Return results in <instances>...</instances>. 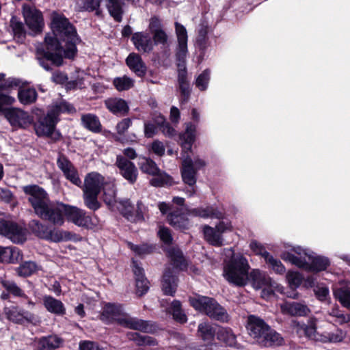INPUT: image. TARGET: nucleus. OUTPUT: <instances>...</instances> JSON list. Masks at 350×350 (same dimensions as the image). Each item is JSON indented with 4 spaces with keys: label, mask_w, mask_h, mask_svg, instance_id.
I'll return each instance as SVG.
<instances>
[{
    "label": "nucleus",
    "mask_w": 350,
    "mask_h": 350,
    "mask_svg": "<svg viewBox=\"0 0 350 350\" xmlns=\"http://www.w3.org/2000/svg\"><path fill=\"white\" fill-rule=\"evenodd\" d=\"M106 107L114 114L124 115L129 111L127 103L120 98H109L105 101Z\"/></svg>",
    "instance_id": "obj_25"
},
{
    "label": "nucleus",
    "mask_w": 350,
    "mask_h": 350,
    "mask_svg": "<svg viewBox=\"0 0 350 350\" xmlns=\"http://www.w3.org/2000/svg\"><path fill=\"white\" fill-rule=\"evenodd\" d=\"M203 233L205 240L214 246H221L224 239L216 228L209 226L203 228Z\"/></svg>",
    "instance_id": "obj_32"
},
{
    "label": "nucleus",
    "mask_w": 350,
    "mask_h": 350,
    "mask_svg": "<svg viewBox=\"0 0 350 350\" xmlns=\"http://www.w3.org/2000/svg\"><path fill=\"white\" fill-rule=\"evenodd\" d=\"M177 286L176 278L170 269H166L162 281V291L166 295L173 296Z\"/></svg>",
    "instance_id": "obj_26"
},
{
    "label": "nucleus",
    "mask_w": 350,
    "mask_h": 350,
    "mask_svg": "<svg viewBox=\"0 0 350 350\" xmlns=\"http://www.w3.org/2000/svg\"><path fill=\"white\" fill-rule=\"evenodd\" d=\"M10 23L15 38L18 42H22L26 34L23 23L17 21L15 17H12Z\"/></svg>",
    "instance_id": "obj_48"
},
{
    "label": "nucleus",
    "mask_w": 350,
    "mask_h": 350,
    "mask_svg": "<svg viewBox=\"0 0 350 350\" xmlns=\"http://www.w3.org/2000/svg\"><path fill=\"white\" fill-rule=\"evenodd\" d=\"M23 14L26 25L33 33L42 31L44 26L42 12L34 7L25 5L23 7Z\"/></svg>",
    "instance_id": "obj_14"
},
{
    "label": "nucleus",
    "mask_w": 350,
    "mask_h": 350,
    "mask_svg": "<svg viewBox=\"0 0 350 350\" xmlns=\"http://www.w3.org/2000/svg\"><path fill=\"white\" fill-rule=\"evenodd\" d=\"M334 295L344 307L350 308V288L349 287L334 288Z\"/></svg>",
    "instance_id": "obj_44"
},
{
    "label": "nucleus",
    "mask_w": 350,
    "mask_h": 350,
    "mask_svg": "<svg viewBox=\"0 0 350 350\" xmlns=\"http://www.w3.org/2000/svg\"><path fill=\"white\" fill-rule=\"evenodd\" d=\"M246 328L256 343L262 347L280 346L284 343L282 336L258 317L249 316Z\"/></svg>",
    "instance_id": "obj_4"
},
{
    "label": "nucleus",
    "mask_w": 350,
    "mask_h": 350,
    "mask_svg": "<svg viewBox=\"0 0 350 350\" xmlns=\"http://www.w3.org/2000/svg\"><path fill=\"white\" fill-rule=\"evenodd\" d=\"M286 280L291 288H296L301 284L303 278L297 271H288L286 275Z\"/></svg>",
    "instance_id": "obj_54"
},
{
    "label": "nucleus",
    "mask_w": 350,
    "mask_h": 350,
    "mask_svg": "<svg viewBox=\"0 0 350 350\" xmlns=\"http://www.w3.org/2000/svg\"><path fill=\"white\" fill-rule=\"evenodd\" d=\"M105 183L104 176L98 172H92L85 176L82 187L83 196L85 206L90 210L96 211L100 208L98 196Z\"/></svg>",
    "instance_id": "obj_7"
},
{
    "label": "nucleus",
    "mask_w": 350,
    "mask_h": 350,
    "mask_svg": "<svg viewBox=\"0 0 350 350\" xmlns=\"http://www.w3.org/2000/svg\"><path fill=\"white\" fill-rule=\"evenodd\" d=\"M169 312L172 314L176 321L181 323L187 321V317L181 309V304L179 301L174 300L172 302Z\"/></svg>",
    "instance_id": "obj_47"
},
{
    "label": "nucleus",
    "mask_w": 350,
    "mask_h": 350,
    "mask_svg": "<svg viewBox=\"0 0 350 350\" xmlns=\"http://www.w3.org/2000/svg\"><path fill=\"white\" fill-rule=\"evenodd\" d=\"M124 155H118L116 165L122 176L131 182V148L128 147L124 150Z\"/></svg>",
    "instance_id": "obj_20"
},
{
    "label": "nucleus",
    "mask_w": 350,
    "mask_h": 350,
    "mask_svg": "<svg viewBox=\"0 0 350 350\" xmlns=\"http://www.w3.org/2000/svg\"><path fill=\"white\" fill-rule=\"evenodd\" d=\"M151 185L154 187H164L172 184V178L165 172L159 170V173L154 174L150 180Z\"/></svg>",
    "instance_id": "obj_45"
},
{
    "label": "nucleus",
    "mask_w": 350,
    "mask_h": 350,
    "mask_svg": "<svg viewBox=\"0 0 350 350\" xmlns=\"http://www.w3.org/2000/svg\"><path fill=\"white\" fill-rule=\"evenodd\" d=\"M133 42L139 51L148 52L152 48V42L150 37L142 33H136L133 35Z\"/></svg>",
    "instance_id": "obj_29"
},
{
    "label": "nucleus",
    "mask_w": 350,
    "mask_h": 350,
    "mask_svg": "<svg viewBox=\"0 0 350 350\" xmlns=\"http://www.w3.org/2000/svg\"><path fill=\"white\" fill-rule=\"evenodd\" d=\"M38 98V93L35 88H21L18 92V98L19 102L24 105H31L36 102Z\"/></svg>",
    "instance_id": "obj_31"
},
{
    "label": "nucleus",
    "mask_w": 350,
    "mask_h": 350,
    "mask_svg": "<svg viewBox=\"0 0 350 350\" xmlns=\"http://www.w3.org/2000/svg\"><path fill=\"white\" fill-rule=\"evenodd\" d=\"M328 314L329 316L335 318V322L339 325H343L350 322V314L342 313L338 306L332 308Z\"/></svg>",
    "instance_id": "obj_52"
},
{
    "label": "nucleus",
    "mask_w": 350,
    "mask_h": 350,
    "mask_svg": "<svg viewBox=\"0 0 350 350\" xmlns=\"http://www.w3.org/2000/svg\"><path fill=\"white\" fill-rule=\"evenodd\" d=\"M131 122V119L128 118L122 120L117 124V135H115L116 141H118L122 144H124L129 141V139L126 138L124 135V133L129 129Z\"/></svg>",
    "instance_id": "obj_46"
},
{
    "label": "nucleus",
    "mask_w": 350,
    "mask_h": 350,
    "mask_svg": "<svg viewBox=\"0 0 350 350\" xmlns=\"http://www.w3.org/2000/svg\"><path fill=\"white\" fill-rule=\"evenodd\" d=\"M347 336V333L340 328L334 332L322 334L319 342L323 343H338L342 342Z\"/></svg>",
    "instance_id": "obj_33"
},
{
    "label": "nucleus",
    "mask_w": 350,
    "mask_h": 350,
    "mask_svg": "<svg viewBox=\"0 0 350 350\" xmlns=\"http://www.w3.org/2000/svg\"><path fill=\"white\" fill-rule=\"evenodd\" d=\"M101 1L102 0H83L81 8L88 12L97 10L100 7Z\"/></svg>",
    "instance_id": "obj_61"
},
{
    "label": "nucleus",
    "mask_w": 350,
    "mask_h": 350,
    "mask_svg": "<svg viewBox=\"0 0 350 350\" xmlns=\"http://www.w3.org/2000/svg\"><path fill=\"white\" fill-rule=\"evenodd\" d=\"M6 318L16 324L23 325L25 323H33L36 320L35 315L17 306H10L4 308Z\"/></svg>",
    "instance_id": "obj_15"
},
{
    "label": "nucleus",
    "mask_w": 350,
    "mask_h": 350,
    "mask_svg": "<svg viewBox=\"0 0 350 350\" xmlns=\"http://www.w3.org/2000/svg\"><path fill=\"white\" fill-rule=\"evenodd\" d=\"M198 333L202 339L208 343L211 342L216 333V327L206 323L202 322L198 325Z\"/></svg>",
    "instance_id": "obj_37"
},
{
    "label": "nucleus",
    "mask_w": 350,
    "mask_h": 350,
    "mask_svg": "<svg viewBox=\"0 0 350 350\" xmlns=\"http://www.w3.org/2000/svg\"><path fill=\"white\" fill-rule=\"evenodd\" d=\"M103 200L107 205H113L116 202V189L112 182L105 183L103 187Z\"/></svg>",
    "instance_id": "obj_41"
},
{
    "label": "nucleus",
    "mask_w": 350,
    "mask_h": 350,
    "mask_svg": "<svg viewBox=\"0 0 350 350\" xmlns=\"http://www.w3.org/2000/svg\"><path fill=\"white\" fill-rule=\"evenodd\" d=\"M146 71V68L142 62L140 57L137 55H133V72L137 76L142 77Z\"/></svg>",
    "instance_id": "obj_57"
},
{
    "label": "nucleus",
    "mask_w": 350,
    "mask_h": 350,
    "mask_svg": "<svg viewBox=\"0 0 350 350\" xmlns=\"http://www.w3.org/2000/svg\"><path fill=\"white\" fill-rule=\"evenodd\" d=\"M124 0H107V8L109 14L118 22L122 18V5Z\"/></svg>",
    "instance_id": "obj_36"
},
{
    "label": "nucleus",
    "mask_w": 350,
    "mask_h": 350,
    "mask_svg": "<svg viewBox=\"0 0 350 350\" xmlns=\"http://www.w3.org/2000/svg\"><path fill=\"white\" fill-rule=\"evenodd\" d=\"M0 284L3 288L0 295L2 300H10L11 298L17 299L22 304L27 305L29 308H33L36 306V303L29 296V291L26 292L14 280L1 278Z\"/></svg>",
    "instance_id": "obj_12"
},
{
    "label": "nucleus",
    "mask_w": 350,
    "mask_h": 350,
    "mask_svg": "<svg viewBox=\"0 0 350 350\" xmlns=\"http://www.w3.org/2000/svg\"><path fill=\"white\" fill-rule=\"evenodd\" d=\"M120 213L128 220L131 217V204L129 201L121 202L118 207Z\"/></svg>",
    "instance_id": "obj_64"
},
{
    "label": "nucleus",
    "mask_w": 350,
    "mask_h": 350,
    "mask_svg": "<svg viewBox=\"0 0 350 350\" xmlns=\"http://www.w3.org/2000/svg\"><path fill=\"white\" fill-rule=\"evenodd\" d=\"M160 239L165 245H170L172 242V237L170 230L165 227H160L158 231Z\"/></svg>",
    "instance_id": "obj_60"
},
{
    "label": "nucleus",
    "mask_w": 350,
    "mask_h": 350,
    "mask_svg": "<svg viewBox=\"0 0 350 350\" xmlns=\"http://www.w3.org/2000/svg\"><path fill=\"white\" fill-rule=\"evenodd\" d=\"M226 256L230 258L224 260V277L236 286H245L249 279L247 260L241 254H234L232 249L226 250Z\"/></svg>",
    "instance_id": "obj_5"
},
{
    "label": "nucleus",
    "mask_w": 350,
    "mask_h": 350,
    "mask_svg": "<svg viewBox=\"0 0 350 350\" xmlns=\"http://www.w3.org/2000/svg\"><path fill=\"white\" fill-rule=\"evenodd\" d=\"M217 338L229 347L239 348L237 343L235 334L228 327H219L217 331Z\"/></svg>",
    "instance_id": "obj_28"
},
{
    "label": "nucleus",
    "mask_w": 350,
    "mask_h": 350,
    "mask_svg": "<svg viewBox=\"0 0 350 350\" xmlns=\"http://www.w3.org/2000/svg\"><path fill=\"white\" fill-rule=\"evenodd\" d=\"M141 169L144 172L152 176L159 173V170H160L155 162L150 159H144L141 163Z\"/></svg>",
    "instance_id": "obj_56"
},
{
    "label": "nucleus",
    "mask_w": 350,
    "mask_h": 350,
    "mask_svg": "<svg viewBox=\"0 0 350 350\" xmlns=\"http://www.w3.org/2000/svg\"><path fill=\"white\" fill-rule=\"evenodd\" d=\"M66 179L70 180L74 185L81 187L82 182L79 176V174L76 168L74 167L64 174Z\"/></svg>",
    "instance_id": "obj_59"
},
{
    "label": "nucleus",
    "mask_w": 350,
    "mask_h": 350,
    "mask_svg": "<svg viewBox=\"0 0 350 350\" xmlns=\"http://www.w3.org/2000/svg\"><path fill=\"white\" fill-rule=\"evenodd\" d=\"M167 221L175 228L187 229L189 226V220L185 215L181 213L180 209H177L169 213Z\"/></svg>",
    "instance_id": "obj_27"
},
{
    "label": "nucleus",
    "mask_w": 350,
    "mask_h": 350,
    "mask_svg": "<svg viewBox=\"0 0 350 350\" xmlns=\"http://www.w3.org/2000/svg\"><path fill=\"white\" fill-rule=\"evenodd\" d=\"M210 80V70H204L196 79V85L201 91L207 89Z\"/></svg>",
    "instance_id": "obj_55"
},
{
    "label": "nucleus",
    "mask_w": 350,
    "mask_h": 350,
    "mask_svg": "<svg viewBox=\"0 0 350 350\" xmlns=\"http://www.w3.org/2000/svg\"><path fill=\"white\" fill-rule=\"evenodd\" d=\"M57 165L62 171L63 174L75 167L70 161L64 154L59 155L57 159Z\"/></svg>",
    "instance_id": "obj_58"
},
{
    "label": "nucleus",
    "mask_w": 350,
    "mask_h": 350,
    "mask_svg": "<svg viewBox=\"0 0 350 350\" xmlns=\"http://www.w3.org/2000/svg\"><path fill=\"white\" fill-rule=\"evenodd\" d=\"M51 29L52 33L44 38L46 49L37 55L40 66L46 71H51L52 66H62L63 58L73 59L77 53V45L81 41L75 27L62 15L53 16Z\"/></svg>",
    "instance_id": "obj_1"
},
{
    "label": "nucleus",
    "mask_w": 350,
    "mask_h": 350,
    "mask_svg": "<svg viewBox=\"0 0 350 350\" xmlns=\"http://www.w3.org/2000/svg\"><path fill=\"white\" fill-rule=\"evenodd\" d=\"M317 319L315 317H311L308 320L307 324H306L304 336L319 342V338H321L320 336H322V334H319L317 332Z\"/></svg>",
    "instance_id": "obj_39"
},
{
    "label": "nucleus",
    "mask_w": 350,
    "mask_h": 350,
    "mask_svg": "<svg viewBox=\"0 0 350 350\" xmlns=\"http://www.w3.org/2000/svg\"><path fill=\"white\" fill-rule=\"evenodd\" d=\"M29 228L36 236L42 239H44L47 236L48 230L49 228L47 225L41 223L37 219L30 221Z\"/></svg>",
    "instance_id": "obj_42"
},
{
    "label": "nucleus",
    "mask_w": 350,
    "mask_h": 350,
    "mask_svg": "<svg viewBox=\"0 0 350 350\" xmlns=\"http://www.w3.org/2000/svg\"><path fill=\"white\" fill-rule=\"evenodd\" d=\"M15 101V98L10 95L6 88L0 85V111L12 105Z\"/></svg>",
    "instance_id": "obj_50"
},
{
    "label": "nucleus",
    "mask_w": 350,
    "mask_h": 350,
    "mask_svg": "<svg viewBox=\"0 0 350 350\" xmlns=\"http://www.w3.org/2000/svg\"><path fill=\"white\" fill-rule=\"evenodd\" d=\"M281 312L293 317L307 316L310 310L303 303L296 301H284L280 304Z\"/></svg>",
    "instance_id": "obj_17"
},
{
    "label": "nucleus",
    "mask_w": 350,
    "mask_h": 350,
    "mask_svg": "<svg viewBox=\"0 0 350 350\" xmlns=\"http://www.w3.org/2000/svg\"><path fill=\"white\" fill-rule=\"evenodd\" d=\"M23 191L28 196L27 200L35 214L42 219L61 226L64 223L66 215L68 220L77 226L85 228L91 226L92 218L85 211L62 202L52 203L42 187L37 185H29L23 187Z\"/></svg>",
    "instance_id": "obj_2"
},
{
    "label": "nucleus",
    "mask_w": 350,
    "mask_h": 350,
    "mask_svg": "<svg viewBox=\"0 0 350 350\" xmlns=\"http://www.w3.org/2000/svg\"><path fill=\"white\" fill-rule=\"evenodd\" d=\"M21 256L20 250L17 247L0 246V262L14 263Z\"/></svg>",
    "instance_id": "obj_35"
},
{
    "label": "nucleus",
    "mask_w": 350,
    "mask_h": 350,
    "mask_svg": "<svg viewBox=\"0 0 350 350\" xmlns=\"http://www.w3.org/2000/svg\"><path fill=\"white\" fill-rule=\"evenodd\" d=\"M100 319L107 324L116 323L122 327L131 328V319L120 304L106 303L103 308Z\"/></svg>",
    "instance_id": "obj_11"
},
{
    "label": "nucleus",
    "mask_w": 350,
    "mask_h": 350,
    "mask_svg": "<svg viewBox=\"0 0 350 350\" xmlns=\"http://www.w3.org/2000/svg\"><path fill=\"white\" fill-rule=\"evenodd\" d=\"M6 118L14 127H25L31 123L29 113L18 108H11L6 112Z\"/></svg>",
    "instance_id": "obj_16"
},
{
    "label": "nucleus",
    "mask_w": 350,
    "mask_h": 350,
    "mask_svg": "<svg viewBox=\"0 0 350 350\" xmlns=\"http://www.w3.org/2000/svg\"><path fill=\"white\" fill-rule=\"evenodd\" d=\"M81 122L83 126L93 133H99L101 131V124L98 118L91 113L82 116Z\"/></svg>",
    "instance_id": "obj_34"
},
{
    "label": "nucleus",
    "mask_w": 350,
    "mask_h": 350,
    "mask_svg": "<svg viewBox=\"0 0 350 350\" xmlns=\"http://www.w3.org/2000/svg\"><path fill=\"white\" fill-rule=\"evenodd\" d=\"M79 350H101L98 344L94 341L82 340L79 342Z\"/></svg>",
    "instance_id": "obj_63"
},
{
    "label": "nucleus",
    "mask_w": 350,
    "mask_h": 350,
    "mask_svg": "<svg viewBox=\"0 0 350 350\" xmlns=\"http://www.w3.org/2000/svg\"><path fill=\"white\" fill-rule=\"evenodd\" d=\"M0 234L13 243H22L26 240V230L18 224L0 219Z\"/></svg>",
    "instance_id": "obj_13"
},
{
    "label": "nucleus",
    "mask_w": 350,
    "mask_h": 350,
    "mask_svg": "<svg viewBox=\"0 0 350 350\" xmlns=\"http://www.w3.org/2000/svg\"><path fill=\"white\" fill-rule=\"evenodd\" d=\"M133 274L135 280V293L142 296L149 289V282L144 274V270L137 263L133 262Z\"/></svg>",
    "instance_id": "obj_19"
},
{
    "label": "nucleus",
    "mask_w": 350,
    "mask_h": 350,
    "mask_svg": "<svg viewBox=\"0 0 350 350\" xmlns=\"http://www.w3.org/2000/svg\"><path fill=\"white\" fill-rule=\"evenodd\" d=\"M314 293L317 298L321 301H325L329 296V288L323 285L317 286L314 288Z\"/></svg>",
    "instance_id": "obj_62"
},
{
    "label": "nucleus",
    "mask_w": 350,
    "mask_h": 350,
    "mask_svg": "<svg viewBox=\"0 0 350 350\" xmlns=\"http://www.w3.org/2000/svg\"><path fill=\"white\" fill-rule=\"evenodd\" d=\"M175 33L177 39L175 56L178 67V83L187 81L186 58L188 53L187 31L185 26L175 23Z\"/></svg>",
    "instance_id": "obj_8"
},
{
    "label": "nucleus",
    "mask_w": 350,
    "mask_h": 350,
    "mask_svg": "<svg viewBox=\"0 0 350 350\" xmlns=\"http://www.w3.org/2000/svg\"><path fill=\"white\" fill-rule=\"evenodd\" d=\"M76 111L74 106L66 102L61 101L53 106L42 117H40L35 125L36 133L38 136H50L55 129L58 122V116L61 113H72Z\"/></svg>",
    "instance_id": "obj_6"
},
{
    "label": "nucleus",
    "mask_w": 350,
    "mask_h": 350,
    "mask_svg": "<svg viewBox=\"0 0 350 350\" xmlns=\"http://www.w3.org/2000/svg\"><path fill=\"white\" fill-rule=\"evenodd\" d=\"M62 342L63 340L57 335L42 336L38 341L37 350H55Z\"/></svg>",
    "instance_id": "obj_24"
},
{
    "label": "nucleus",
    "mask_w": 350,
    "mask_h": 350,
    "mask_svg": "<svg viewBox=\"0 0 350 350\" xmlns=\"http://www.w3.org/2000/svg\"><path fill=\"white\" fill-rule=\"evenodd\" d=\"M38 269L37 264L33 261H26L22 263L16 269L19 276L28 277L34 273Z\"/></svg>",
    "instance_id": "obj_49"
},
{
    "label": "nucleus",
    "mask_w": 350,
    "mask_h": 350,
    "mask_svg": "<svg viewBox=\"0 0 350 350\" xmlns=\"http://www.w3.org/2000/svg\"><path fill=\"white\" fill-rule=\"evenodd\" d=\"M189 302L195 310L212 319L221 321H227L228 319L226 310L211 297L196 295L189 298Z\"/></svg>",
    "instance_id": "obj_9"
},
{
    "label": "nucleus",
    "mask_w": 350,
    "mask_h": 350,
    "mask_svg": "<svg viewBox=\"0 0 350 350\" xmlns=\"http://www.w3.org/2000/svg\"><path fill=\"white\" fill-rule=\"evenodd\" d=\"M280 256L284 261L308 271H324L330 265L327 257L317 255L311 250L298 245L286 249Z\"/></svg>",
    "instance_id": "obj_3"
},
{
    "label": "nucleus",
    "mask_w": 350,
    "mask_h": 350,
    "mask_svg": "<svg viewBox=\"0 0 350 350\" xmlns=\"http://www.w3.org/2000/svg\"><path fill=\"white\" fill-rule=\"evenodd\" d=\"M265 254V261L271 270L279 275H282L286 272V268L280 260L274 258L269 253Z\"/></svg>",
    "instance_id": "obj_43"
},
{
    "label": "nucleus",
    "mask_w": 350,
    "mask_h": 350,
    "mask_svg": "<svg viewBox=\"0 0 350 350\" xmlns=\"http://www.w3.org/2000/svg\"><path fill=\"white\" fill-rule=\"evenodd\" d=\"M113 85L118 92L128 90L131 88V78L126 75L115 77Z\"/></svg>",
    "instance_id": "obj_51"
},
{
    "label": "nucleus",
    "mask_w": 350,
    "mask_h": 350,
    "mask_svg": "<svg viewBox=\"0 0 350 350\" xmlns=\"http://www.w3.org/2000/svg\"><path fill=\"white\" fill-rule=\"evenodd\" d=\"M189 215L200 217L202 218H216L220 219L223 217L221 212L212 206L198 207L191 209H187Z\"/></svg>",
    "instance_id": "obj_23"
},
{
    "label": "nucleus",
    "mask_w": 350,
    "mask_h": 350,
    "mask_svg": "<svg viewBox=\"0 0 350 350\" xmlns=\"http://www.w3.org/2000/svg\"><path fill=\"white\" fill-rule=\"evenodd\" d=\"M133 329L144 332H152L155 330V327L153 324L144 320L133 319Z\"/></svg>",
    "instance_id": "obj_53"
},
{
    "label": "nucleus",
    "mask_w": 350,
    "mask_h": 350,
    "mask_svg": "<svg viewBox=\"0 0 350 350\" xmlns=\"http://www.w3.org/2000/svg\"><path fill=\"white\" fill-rule=\"evenodd\" d=\"M196 126L191 122H187L185 124V131L179 134V143L184 154L191 150L196 139Z\"/></svg>",
    "instance_id": "obj_18"
},
{
    "label": "nucleus",
    "mask_w": 350,
    "mask_h": 350,
    "mask_svg": "<svg viewBox=\"0 0 350 350\" xmlns=\"http://www.w3.org/2000/svg\"><path fill=\"white\" fill-rule=\"evenodd\" d=\"M72 236V234L70 232L64 231L55 228H49L47 236L44 239L54 243H59L71 240Z\"/></svg>",
    "instance_id": "obj_30"
},
{
    "label": "nucleus",
    "mask_w": 350,
    "mask_h": 350,
    "mask_svg": "<svg viewBox=\"0 0 350 350\" xmlns=\"http://www.w3.org/2000/svg\"><path fill=\"white\" fill-rule=\"evenodd\" d=\"M181 174L185 183L193 187L196 183V170L193 168V161L188 157L183 155Z\"/></svg>",
    "instance_id": "obj_21"
},
{
    "label": "nucleus",
    "mask_w": 350,
    "mask_h": 350,
    "mask_svg": "<svg viewBox=\"0 0 350 350\" xmlns=\"http://www.w3.org/2000/svg\"><path fill=\"white\" fill-rule=\"evenodd\" d=\"M133 342L138 346H143L149 349H152L157 346V341L154 338L145 334L133 333Z\"/></svg>",
    "instance_id": "obj_38"
},
{
    "label": "nucleus",
    "mask_w": 350,
    "mask_h": 350,
    "mask_svg": "<svg viewBox=\"0 0 350 350\" xmlns=\"http://www.w3.org/2000/svg\"><path fill=\"white\" fill-rule=\"evenodd\" d=\"M167 254L173 262L174 267L176 269H184L186 267L185 260L183 254L179 249L170 248L167 250Z\"/></svg>",
    "instance_id": "obj_40"
},
{
    "label": "nucleus",
    "mask_w": 350,
    "mask_h": 350,
    "mask_svg": "<svg viewBox=\"0 0 350 350\" xmlns=\"http://www.w3.org/2000/svg\"><path fill=\"white\" fill-rule=\"evenodd\" d=\"M43 306L49 312L57 316H64L66 314V308L62 301L51 295L43 297Z\"/></svg>",
    "instance_id": "obj_22"
},
{
    "label": "nucleus",
    "mask_w": 350,
    "mask_h": 350,
    "mask_svg": "<svg viewBox=\"0 0 350 350\" xmlns=\"http://www.w3.org/2000/svg\"><path fill=\"white\" fill-rule=\"evenodd\" d=\"M249 279L254 288H262L261 296L269 299L275 292L283 293L284 287L273 280L266 272L260 269H253L248 274Z\"/></svg>",
    "instance_id": "obj_10"
}]
</instances>
